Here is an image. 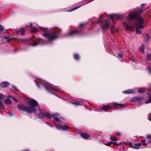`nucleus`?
<instances>
[{
	"label": "nucleus",
	"instance_id": "1",
	"mask_svg": "<svg viewBox=\"0 0 151 151\" xmlns=\"http://www.w3.org/2000/svg\"><path fill=\"white\" fill-rule=\"evenodd\" d=\"M105 17H106L108 19H110L111 20L113 21L114 19L118 20L122 18V17L118 14H111L108 15L106 14H105L103 15H101L98 20H97L96 18H94L93 19V21L95 23H100L101 24V26L102 29H108L109 26L110 24L109 23V20H105L104 22L102 21V19Z\"/></svg>",
	"mask_w": 151,
	"mask_h": 151
},
{
	"label": "nucleus",
	"instance_id": "2",
	"mask_svg": "<svg viewBox=\"0 0 151 151\" xmlns=\"http://www.w3.org/2000/svg\"><path fill=\"white\" fill-rule=\"evenodd\" d=\"M29 106H25L23 105H18L19 109L24 111H27L29 113H34L36 111L35 107L38 105L37 102L34 99L30 100L28 101Z\"/></svg>",
	"mask_w": 151,
	"mask_h": 151
},
{
	"label": "nucleus",
	"instance_id": "3",
	"mask_svg": "<svg viewBox=\"0 0 151 151\" xmlns=\"http://www.w3.org/2000/svg\"><path fill=\"white\" fill-rule=\"evenodd\" d=\"M37 27L41 30L43 31L44 36L47 38L48 41L49 42L55 40L58 37V35L56 32L52 31L49 32L47 31V28H42L38 26H37Z\"/></svg>",
	"mask_w": 151,
	"mask_h": 151
},
{
	"label": "nucleus",
	"instance_id": "4",
	"mask_svg": "<svg viewBox=\"0 0 151 151\" xmlns=\"http://www.w3.org/2000/svg\"><path fill=\"white\" fill-rule=\"evenodd\" d=\"M137 20L138 24H134L136 29V32L137 34L141 35L142 34V32L140 30L138 29V28L142 29L144 27V21L141 17H138Z\"/></svg>",
	"mask_w": 151,
	"mask_h": 151
},
{
	"label": "nucleus",
	"instance_id": "5",
	"mask_svg": "<svg viewBox=\"0 0 151 151\" xmlns=\"http://www.w3.org/2000/svg\"><path fill=\"white\" fill-rule=\"evenodd\" d=\"M36 85L38 87L40 86V85H42L45 88L47 89H50L54 90L57 91L58 90L57 89H55L50 84L48 83L46 81L42 80L40 82L38 83H36Z\"/></svg>",
	"mask_w": 151,
	"mask_h": 151
},
{
	"label": "nucleus",
	"instance_id": "6",
	"mask_svg": "<svg viewBox=\"0 0 151 151\" xmlns=\"http://www.w3.org/2000/svg\"><path fill=\"white\" fill-rule=\"evenodd\" d=\"M142 12L143 10L142 9H140L136 12H133L132 14H129L128 16L129 20L131 21L137 18L138 15V12L141 13Z\"/></svg>",
	"mask_w": 151,
	"mask_h": 151
},
{
	"label": "nucleus",
	"instance_id": "7",
	"mask_svg": "<svg viewBox=\"0 0 151 151\" xmlns=\"http://www.w3.org/2000/svg\"><path fill=\"white\" fill-rule=\"evenodd\" d=\"M42 40L41 38H34L32 39L31 45L32 46H36L39 44H41Z\"/></svg>",
	"mask_w": 151,
	"mask_h": 151
},
{
	"label": "nucleus",
	"instance_id": "8",
	"mask_svg": "<svg viewBox=\"0 0 151 151\" xmlns=\"http://www.w3.org/2000/svg\"><path fill=\"white\" fill-rule=\"evenodd\" d=\"M123 24L125 26V28L127 29L132 31L134 28V26L133 25H132L131 24H128L126 22H124Z\"/></svg>",
	"mask_w": 151,
	"mask_h": 151
},
{
	"label": "nucleus",
	"instance_id": "9",
	"mask_svg": "<svg viewBox=\"0 0 151 151\" xmlns=\"http://www.w3.org/2000/svg\"><path fill=\"white\" fill-rule=\"evenodd\" d=\"M56 128L59 130H65L69 129L68 127L66 125H58L56 126Z\"/></svg>",
	"mask_w": 151,
	"mask_h": 151
},
{
	"label": "nucleus",
	"instance_id": "10",
	"mask_svg": "<svg viewBox=\"0 0 151 151\" xmlns=\"http://www.w3.org/2000/svg\"><path fill=\"white\" fill-rule=\"evenodd\" d=\"M9 85V82L6 81L1 82L0 84V86L2 88H4L8 87Z\"/></svg>",
	"mask_w": 151,
	"mask_h": 151
},
{
	"label": "nucleus",
	"instance_id": "11",
	"mask_svg": "<svg viewBox=\"0 0 151 151\" xmlns=\"http://www.w3.org/2000/svg\"><path fill=\"white\" fill-rule=\"evenodd\" d=\"M78 34V31L75 30L74 31H71L69 32L67 34L65 35V36H71L74 35H77Z\"/></svg>",
	"mask_w": 151,
	"mask_h": 151
},
{
	"label": "nucleus",
	"instance_id": "12",
	"mask_svg": "<svg viewBox=\"0 0 151 151\" xmlns=\"http://www.w3.org/2000/svg\"><path fill=\"white\" fill-rule=\"evenodd\" d=\"M59 116L58 114L57 113L53 114L52 115V116L57 121H59Z\"/></svg>",
	"mask_w": 151,
	"mask_h": 151
},
{
	"label": "nucleus",
	"instance_id": "13",
	"mask_svg": "<svg viewBox=\"0 0 151 151\" xmlns=\"http://www.w3.org/2000/svg\"><path fill=\"white\" fill-rule=\"evenodd\" d=\"M111 108V106H108L107 105H104L101 107V109L104 110H108Z\"/></svg>",
	"mask_w": 151,
	"mask_h": 151
},
{
	"label": "nucleus",
	"instance_id": "14",
	"mask_svg": "<svg viewBox=\"0 0 151 151\" xmlns=\"http://www.w3.org/2000/svg\"><path fill=\"white\" fill-rule=\"evenodd\" d=\"M134 93L133 90L132 89H129L123 92V93L125 94H130L133 93Z\"/></svg>",
	"mask_w": 151,
	"mask_h": 151
},
{
	"label": "nucleus",
	"instance_id": "15",
	"mask_svg": "<svg viewBox=\"0 0 151 151\" xmlns=\"http://www.w3.org/2000/svg\"><path fill=\"white\" fill-rule=\"evenodd\" d=\"M28 27L31 28L32 31L33 32H36L38 31L37 28L35 27H32V23L30 24V25L28 26Z\"/></svg>",
	"mask_w": 151,
	"mask_h": 151
},
{
	"label": "nucleus",
	"instance_id": "16",
	"mask_svg": "<svg viewBox=\"0 0 151 151\" xmlns=\"http://www.w3.org/2000/svg\"><path fill=\"white\" fill-rule=\"evenodd\" d=\"M112 106L114 107V108L115 109L116 108V106H121L122 107H123L124 106V105L123 104H119L116 103H113Z\"/></svg>",
	"mask_w": 151,
	"mask_h": 151
},
{
	"label": "nucleus",
	"instance_id": "17",
	"mask_svg": "<svg viewBox=\"0 0 151 151\" xmlns=\"http://www.w3.org/2000/svg\"><path fill=\"white\" fill-rule=\"evenodd\" d=\"M45 113L43 112L42 110H40L39 112V116L40 117L43 118L44 117L45 115Z\"/></svg>",
	"mask_w": 151,
	"mask_h": 151
},
{
	"label": "nucleus",
	"instance_id": "18",
	"mask_svg": "<svg viewBox=\"0 0 151 151\" xmlns=\"http://www.w3.org/2000/svg\"><path fill=\"white\" fill-rule=\"evenodd\" d=\"M149 97L148 98V100H147L145 102V103L146 104H148L151 103V92L149 93H148Z\"/></svg>",
	"mask_w": 151,
	"mask_h": 151
},
{
	"label": "nucleus",
	"instance_id": "19",
	"mask_svg": "<svg viewBox=\"0 0 151 151\" xmlns=\"http://www.w3.org/2000/svg\"><path fill=\"white\" fill-rule=\"evenodd\" d=\"M81 137L83 138L87 139L89 138V136L85 133H82L81 134Z\"/></svg>",
	"mask_w": 151,
	"mask_h": 151
},
{
	"label": "nucleus",
	"instance_id": "20",
	"mask_svg": "<svg viewBox=\"0 0 151 151\" xmlns=\"http://www.w3.org/2000/svg\"><path fill=\"white\" fill-rule=\"evenodd\" d=\"M45 115L47 118L49 119H50L51 118V117H52V115L48 113H45Z\"/></svg>",
	"mask_w": 151,
	"mask_h": 151
},
{
	"label": "nucleus",
	"instance_id": "21",
	"mask_svg": "<svg viewBox=\"0 0 151 151\" xmlns=\"http://www.w3.org/2000/svg\"><path fill=\"white\" fill-rule=\"evenodd\" d=\"M116 31V29H114V25H112L111 27V32L112 34H113Z\"/></svg>",
	"mask_w": 151,
	"mask_h": 151
},
{
	"label": "nucleus",
	"instance_id": "22",
	"mask_svg": "<svg viewBox=\"0 0 151 151\" xmlns=\"http://www.w3.org/2000/svg\"><path fill=\"white\" fill-rule=\"evenodd\" d=\"M4 102L5 103L9 104L11 103L10 100L9 99H7L4 100Z\"/></svg>",
	"mask_w": 151,
	"mask_h": 151
},
{
	"label": "nucleus",
	"instance_id": "23",
	"mask_svg": "<svg viewBox=\"0 0 151 151\" xmlns=\"http://www.w3.org/2000/svg\"><path fill=\"white\" fill-rule=\"evenodd\" d=\"M142 144L144 146H147V144L146 142V141L145 139L142 140L141 141Z\"/></svg>",
	"mask_w": 151,
	"mask_h": 151
},
{
	"label": "nucleus",
	"instance_id": "24",
	"mask_svg": "<svg viewBox=\"0 0 151 151\" xmlns=\"http://www.w3.org/2000/svg\"><path fill=\"white\" fill-rule=\"evenodd\" d=\"M140 51L141 53H143L144 52V46L142 45L140 47Z\"/></svg>",
	"mask_w": 151,
	"mask_h": 151
},
{
	"label": "nucleus",
	"instance_id": "25",
	"mask_svg": "<svg viewBox=\"0 0 151 151\" xmlns=\"http://www.w3.org/2000/svg\"><path fill=\"white\" fill-rule=\"evenodd\" d=\"M73 57L75 60H78L80 58L79 55L77 54H75L74 55Z\"/></svg>",
	"mask_w": 151,
	"mask_h": 151
},
{
	"label": "nucleus",
	"instance_id": "26",
	"mask_svg": "<svg viewBox=\"0 0 151 151\" xmlns=\"http://www.w3.org/2000/svg\"><path fill=\"white\" fill-rule=\"evenodd\" d=\"M145 40V42L148 41L150 40V37L147 35H145L144 37Z\"/></svg>",
	"mask_w": 151,
	"mask_h": 151
},
{
	"label": "nucleus",
	"instance_id": "27",
	"mask_svg": "<svg viewBox=\"0 0 151 151\" xmlns=\"http://www.w3.org/2000/svg\"><path fill=\"white\" fill-rule=\"evenodd\" d=\"M131 147L132 148L136 149H138L139 148L138 145H137V144L132 145H131Z\"/></svg>",
	"mask_w": 151,
	"mask_h": 151
},
{
	"label": "nucleus",
	"instance_id": "28",
	"mask_svg": "<svg viewBox=\"0 0 151 151\" xmlns=\"http://www.w3.org/2000/svg\"><path fill=\"white\" fill-rule=\"evenodd\" d=\"M81 6H78L75 7V8H73L72 9H71L68 11V12H71L72 11H73L74 10H75L78 9V8L79 7H80Z\"/></svg>",
	"mask_w": 151,
	"mask_h": 151
},
{
	"label": "nucleus",
	"instance_id": "29",
	"mask_svg": "<svg viewBox=\"0 0 151 151\" xmlns=\"http://www.w3.org/2000/svg\"><path fill=\"white\" fill-rule=\"evenodd\" d=\"M145 91V90L143 88H139L138 90V92L141 93H144Z\"/></svg>",
	"mask_w": 151,
	"mask_h": 151
},
{
	"label": "nucleus",
	"instance_id": "30",
	"mask_svg": "<svg viewBox=\"0 0 151 151\" xmlns=\"http://www.w3.org/2000/svg\"><path fill=\"white\" fill-rule=\"evenodd\" d=\"M147 139H149V140H148V142L149 143H151V135H147Z\"/></svg>",
	"mask_w": 151,
	"mask_h": 151
},
{
	"label": "nucleus",
	"instance_id": "31",
	"mask_svg": "<svg viewBox=\"0 0 151 151\" xmlns=\"http://www.w3.org/2000/svg\"><path fill=\"white\" fill-rule=\"evenodd\" d=\"M147 59L149 61L151 60V53L147 55Z\"/></svg>",
	"mask_w": 151,
	"mask_h": 151
},
{
	"label": "nucleus",
	"instance_id": "32",
	"mask_svg": "<svg viewBox=\"0 0 151 151\" xmlns=\"http://www.w3.org/2000/svg\"><path fill=\"white\" fill-rule=\"evenodd\" d=\"M117 57L119 58H122L123 57V53L122 52L118 53L117 54Z\"/></svg>",
	"mask_w": 151,
	"mask_h": 151
},
{
	"label": "nucleus",
	"instance_id": "33",
	"mask_svg": "<svg viewBox=\"0 0 151 151\" xmlns=\"http://www.w3.org/2000/svg\"><path fill=\"white\" fill-rule=\"evenodd\" d=\"M110 139L112 141H116L117 139L116 137L114 136L111 137Z\"/></svg>",
	"mask_w": 151,
	"mask_h": 151
},
{
	"label": "nucleus",
	"instance_id": "34",
	"mask_svg": "<svg viewBox=\"0 0 151 151\" xmlns=\"http://www.w3.org/2000/svg\"><path fill=\"white\" fill-rule=\"evenodd\" d=\"M112 142H108L107 143H105L104 144L107 146H109L110 145H111L112 143Z\"/></svg>",
	"mask_w": 151,
	"mask_h": 151
},
{
	"label": "nucleus",
	"instance_id": "35",
	"mask_svg": "<svg viewBox=\"0 0 151 151\" xmlns=\"http://www.w3.org/2000/svg\"><path fill=\"white\" fill-rule=\"evenodd\" d=\"M4 29L3 26L0 24V32L3 31Z\"/></svg>",
	"mask_w": 151,
	"mask_h": 151
},
{
	"label": "nucleus",
	"instance_id": "36",
	"mask_svg": "<svg viewBox=\"0 0 151 151\" xmlns=\"http://www.w3.org/2000/svg\"><path fill=\"white\" fill-rule=\"evenodd\" d=\"M112 143H113L114 145H115L117 146H118L119 145V144L116 142H113Z\"/></svg>",
	"mask_w": 151,
	"mask_h": 151
},
{
	"label": "nucleus",
	"instance_id": "37",
	"mask_svg": "<svg viewBox=\"0 0 151 151\" xmlns=\"http://www.w3.org/2000/svg\"><path fill=\"white\" fill-rule=\"evenodd\" d=\"M4 97L2 94H0V99H2L4 98Z\"/></svg>",
	"mask_w": 151,
	"mask_h": 151
},
{
	"label": "nucleus",
	"instance_id": "38",
	"mask_svg": "<svg viewBox=\"0 0 151 151\" xmlns=\"http://www.w3.org/2000/svg\"><path fill=\"white\" fill-rule=\"evenodd\" d=\"M145 4H142L140 6L142 8H144V7H145Z\"/></svg>",
	"mask_w": 151,
	"mask_h": 151
},
{
	"label": "nucleus",
	"instance_id": "39",
	"mask_svg": "<svg viewBox=\"0 0 151 151\" xmlns=\"http://www.w3.org/2000/svg\"><path fill=\"white\" fill-rule=\"evenodd\" d=\"M148 70L149 71V73H151V69L150 68V66H148Z\"/></svg>",
	"mask_w": 151,
	"mask_h": 151
},
{
	"label": "nucleus",
	"instance_id": "40",
	"mask_svg": "<svg viewBox=\"0 0 151 151\" xmlns=\"http://www.w3.org/2000/svg\"><path fill=\"white\" fill-rule=\"evenodd\" d=\"M25 34V32L23 31H22L21 32V35H23Z\"/></svg>",
	"mask_w": 151,
	"mask_h": 151
},
{
	"label": "nucleus",
	"instance_id": "41",
	"mask_svg": "<svg viewBox=\"0 0 151 151\" xmlns=\"http://www.w3.org/2000/svg\"><path fill=\"white\" fill-rule=\"evenodd\" d=\"M46 124H48V125L50 126L51 127H52V126L50 123H46Z\"/></svg>",
	"mask_w": 151,
	"mask_h": 151
},
{
	"label": "nucleus",
	"instance_id": "42",
	"mask_svg": "<svg viewBox=\"0 0 151 151\" xmlns=\"http://www.w3.org/2000/svg\"><path fill=\"white\" fill-rule=\"evenodd\" d=\"M150 117H148V119L150 121H151V118H150V117H151V113L150 114Z\"/></svg>",
	"mask_w": 151,
	"mask_h": 151
},
{
	"label": "nucleus",
	"instance_id": "43",
	"mask_svg": "<svg viewBox=\"0 0 151 151\" xmlns=\"http://www.w3.org/2000/svg\"><path fill=\"white\" fill-rule=\"evenodd\" d=\"M11 97L12 98V99L14 100L16 102H17V100L14 97H13L12 96H11Z\"/></svg>",
	"mask_w": 151,
	"mask_h": 151
},
{
	"label": "nucleus",
	"instance_id": "44",
	"mask_svg": "<svg viewBox=\"0 0 151 151\" xmlns=\"http://www.w3.org/2000/svg\"><path fill=\"white\" fill-rule=\"evenodd\" d=\"M8 114L10 116H12V113L11 112H9L8 113Z\"/></svg>",
	"mask_w": 151,
	"mask_h": 151
},
{
	"label": "nucleus",
	"instance_id": "45",
	"mask_svg": "<svg viewBox=\"0 0 151 151\" xmlns=\"http://www.w3.org/2000/svg\"><path fill=\"white\" fill-rule=\"evenodd\" d=\"M84 24H81L79 25V27H81L83 26Z\"/></svg>",
	"mask_w": 151,
	"mask_h": 151
},
{
	"label": "nucleus",
	"instance_id": "46",
	"mask_svg": "<svg viewBox=\"0 0 151 151\" xmlns=\"http://www.w3.org/2000/svg\"><path fill=\"white\" fill-rule=\"evenodd\" d=\"M137 145H138L139 147V146H141L142 145L141 143H139L138 144H137Z\"/></svg>",
	"mask_w": 151,
	"mask_h": 151
},
{
	"label": "nucleus",
	"instance_id": "47",
	"mask_svg": "<svg viewBox=\"0 0 151 151\" xmlns=\"http://www.w3.org/2000/svg\"><path fill=\"white\" fill-rule=\"evenodd\" d=\"M12 87L13 88H14V89H15L16 90H17V88H16V87H15V86H12Z\"/></svg>",
	"mask_w": 151,
	"mask_h": 151
},
{
	"label": "nucleus",
	"instance_id": "48",
	"mask_svg": "<svg viewBox=\"0 0 151 151\" xmlns=\"http://www.w3.org/2000/svg\"><path fill=\"white\" fill-rule=\"evenodd\" d=\"M93 0H91V1H88V2H86L84 4H87V3H89L91 1H92Z\"/></svg>",
	"mask_w": 151,
	"mask_h": 151
},
{
	"label": "nucleus",
	"instance_id": "49",
	"mask_svg": "<svg viewBox=\"0 0 151 151\" xmlns=\"http://www.w3.org/2000/svg\"><path fill=\"white\" fill-rule=\"evenodd\" d=\"M116 134L118 136H120V134L119 133H117Z\"/></svg>",
	"mask_w": 151,
	"mask_h": 151
},
{
	"label": "nucleus",
	"instance_id": "50",
	"mask_svg": "<svg viewBox=\"0 0 151 151\" xmlns=\"http://www.w3.org/2000/svg\"><path fill=\"white\" fill-rule=\"evenodd\" d=\"M74 104H76V105H79V103L78 102H76V103H74Z\"/></svg>",
	"mask_w": 151,
	"mask_h": 151
},
{
	"label": "nucleus",
	"instance_id": "51",
	"mask_svg": "<svg viewBox=\"0 0 151 151\" xmlns=\"http://www.w3.org/2000/svg\"><path fill=\"white\" fill-rule=\"evenodd\" d=\"M8 38H9L8 37H5L4 39H8Z\"/></svg>",
	"mask_w": 151,
	"mask_h": 151
},
{
	"label": "nucleus",
	"instance_id": "52",
	"mask_svg": "<svg viewBox=\"0 0 151 151\" xmlns=\"http://www.w3.org/2000/svg\"><path fill=\"white\" fill-rule=\"evenodd\" d=\"M23 151H29L28 150H23Z\"/></svg>",
	"mask_w": 151,
	"mask_h": 151
},
{
	"label": "nucleus",
	"instance_id": "53",
	"mask_svg": "<svg viewBox=\"0 0 151 151\" xmlns=\"http://www.w3.org/2000/svg\"><path fill=\"white\" fill-rule=\"evenodd\" d=\"M131 60H132L134 62V60L132 59H131Z\"/></svg>",
	"mask_w": 151,
	"mask_h": 151
},
{
	"label": "nucleus",
	"instance_id": "54",
	"mask_svg": "<svg viewBox=\"0 0 151 151\" xmlns=\"http://www.w3.org/2000/svg\"><path fill=\"white\" fill-rule=\"evenodd\" d=\"M132 102H134V100H132Z\"/></svg>",
	"mask_w": 151,
	"mask_h": 151
}]
</instances>
